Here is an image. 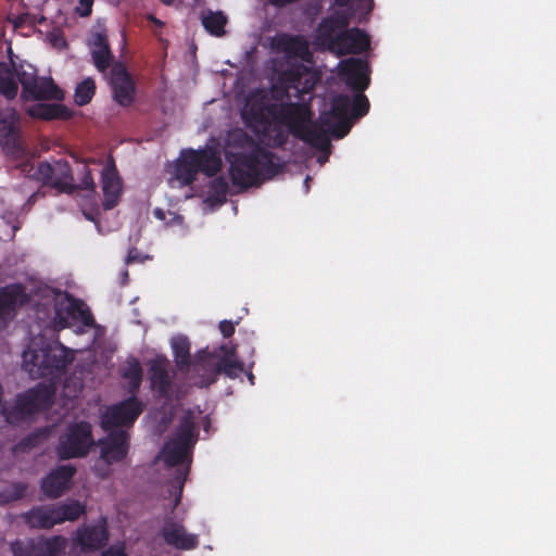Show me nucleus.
<instances>
[{
  "label": "nucleus",
  "mask_w": 556,
  "mask_h": 556,
  "mask_svg": "<svg viewBox=\"0 0 556 556\" xmlns=\"http://www.w3.org/2000/svg\"><path fill=\"white\" fill-rule=\"evenodd\" d=\"M55 390L51 384L38 383L16 396L15 405L12 410L3 407L2 414L8 422L22 419L39 412H46L53 404Z\"/></svg>",
  "instance_id": "obj_8"
},
{
  "label": "nucleus",
  "mask_w": 556,
  "mask_h": 556,
  "mask_svg": "<svg viewBox=\"0 0 556 556\" xmlns=\"http://www.w3.org/2000/svg\"><path fill=\"white\" fill-rule=\"evenodd\" d=\"M275 154L260 146L251 152L233 153L229 157V175L235 186L249 188L255 185L260 177H271L278 173L279 165L275 163Z\"/></svg>",
  "instance_id": "obj_2"
},
{
  "label": "nucleus",
  "mask_w": 556,
  "mask_h": 556,
  "mask_svg": "<svg viewBox=\"0 0 556 556\" xmlns=\"http://www.w3.org/2000/svg\"><path fill=\"white\" fill-rule=\"evenodd\" d=\"M311 101L312 97L308 98L306 105L291 106L290 113H293V116L283 124V127L287 128L288 135L291 134L320 152L330 153V137L332 136L328 128L321 125L319 118L313 119L314 112Z\"/></svg>",
  "instance_id": "obj_4"
},
{
  "label": "nucleus",
  "mask_w": 556,
  "mask_h": 556,
  "mask_svg": "<svg viewBox=\"0 0 556 556\" xmlns=\"http://www.w3.org/2000/svg\"><path fill=\"white\" fill-rule=\"evenodd\" d=\"M101 556H127L125 546L123 544L119 545H111L108 549L103 551Z\"/></svg>",
  "instance_id": "obj_44"
},
{
  "label": "nucleus",
  "mask_w": 556,
  "mask_h": 556,
  "mask_svg": "<svg viewBox=\"0 0 556 556\" xmlns=\"http://www.w3.org/2000/svg\"><path fill=\"white\" fill-rule=\"evenodd\" d=\"M149 21H151L152 23H154L155 25L157 26H163V22L160 21L159 18H156L155 16L153 15H149L148 17Z\"/></svg>",
  "instance_id": "obj_48"
},
{
  "label": "nucleus",
  "mask_w": 556,
  "mask_h": 556,
  "mask_svg": "<svg viewBox=\"0 0 556 556\" xmlns=\"http://www.w3.org/2000/svg\"><path fill=\"white\" fill-rule=\"evenodd\" d=\"M169 362L164 356H156L149 363V380L151 388L159 397H167L172 388V377L168 372Z\"/></svg>",
  "instance_id": "obj_24"
},
{
  "label": "nucleus",
  "mask_w": 556,
  "mask_h": 556,
  "mask_svg": "<svg viewBox=\"0 0 556 556\" xmlns=\"http://www.w3.org/2000/svg\"><path fill=\"white\" fill-rule=\"evenodd\" d=\"M318 78L304 65L281 72L269 88H256L245 98L242 117L270 148L288 142L283 124L293 116L291 106L306 105L304 94L311 93Z\"/></svg>",
  "instance_id": "obj_1"
},
{
  "label": "nucleus",
  "mask_w": 556,
  "mask_h": 556,
  "mask_svg": "<svg viewBox=\"0 0 556 556\" xmlns=\"http://www.w3.org/2000/svg\"><path fill=\"white\" fill-rule=\"evenodd\" d=\"M165 5H172L176 0H160Z\"/></svg>",
  "instance_id": "obj_52"
},
{
  "label": "nucleus",
  "mask_w": 556,
  "mask_h": 556,
  "mask_svg": "<svg viewBox=\"0 0 556 556\" xmlns=\"http://www.w3.org/2000/svg\"><path fill=\"white\" fill-rule=\"evenodd\" d=\"M28 113L33 117L45 121H67L73 116L72 111L66 105L61 103H39L31 106L28 110Z\"/></svg>",
  "instance_id": "obj_30"
},
{
  "label": "nucleus",
  "mask_w": 556,
  "mask_h": 556,
  "mask_svg": "<svg viewBox=\"0 0 556 556\" xmlns=\"http://www.w3.org/2000/svg\"><path fill=\"white\" fill-rule=\"evenodd\" d=\"M94 92V80L90 77L85 78L75 88L74 101L77 105L84 106L92 100Z\"/></svg>",
  "instance_id": "obj_36"
},
{
  "label": "nucleus",
  "mask_w": 556,
  "mask_h": 556,
  "mask_svg": "<svg viewBox=\"0 0 556 556\" xmlns=\"http://www.w3.org/2000/svg\"><path fill=\"white\" fill-rule=\"evenodd\" d=\"M161 535L164 542L179 551H191L199 546V535L189 533L182 520L166 517L161 528Z\"/></svg>",
  "instance_id": "obj_17"
},
{
  "label": "nucleus",
  "mask_w": 556,
  "mask_h": 556,
  "mask_svg": "<svg viewBox=\"0 0 556 556\" xmlns=\"http://www.w3.org/2000/svg\"><path fill=\"white\" fill-rule=\"evenodd\" d=\"M110 86L113 100L121 106L127 108L132 104L136 96L135 81L126 66L116 62L110 72Z\"/></svg>",
  "instance_id": "obj_15"
},
{
  "label": "nucleus",
  "mask_w": 556,
  "mask_h": 556,
  "mask_svg": "<svg viewBox=\"0 0 556 556\" xmlns=\"http://www.w3.org/2000/svg\"><path fill=\"white\" fill-rule=\"evenodd\" d=\"M129 433L124 429L109 430L105 438L100 439V458L108 465L124 460L129 451Z\"/></svg>",
  "instance_id": "obj_18"
},
{
  "label": "nucleus",
  "mask_w": 556,
  "mask_h": 556,
  "mask_svg": "<svg viewBox=\"0 0 556 556\" xmlns=\"http://www.w3.org/2000/svg\"><path fill=\"white\" fill-rule=\"evenodd\" d=\"M223 166L220 153L214 146L204 148L185 149L175 164V177L184 186H190L197 179L198 173L207 177L215 176Z\"/></svg>",
  "instance_id": "obj_6"
},
{
  "label": "nucleus",
  "mask_w": 556,
  "mask_h": 556,
  "mask_svg": "<svg viewBox=\"0 0 556 556\" xmlns=\"http://www.w3.org/2000/svg\"><path fill=\"white\" fill-rule=\"evenodd\" d=\"M25 521L31 528L51 529L59 525L54 505H42L31 508L25 514Z\"/></svg>",
  "instance_id": "obj_29"
},
{
  "label": "nucleus",
  "mask_w": 556,
  "mask_h": 556,
  "mask_svg": "<svg viewBox=\"0 0 556 556\" xmlns=\"http://www.w3.org/2000/svg\"><path fill=\"white\" fill-rule=\"evenodd\" d=\"M340 73L355 92H364L369 86V65L366 60L350 58L341 61Z\"/></svg>",
  "instance_id": "obj_21"
},
{
  "label": "nucleus",
  "mask_w": 556,
  "mask_h": 556,
  "mask_svg": "<svg viewBox=\"0 0 556 556\" xmlns=\"http://www.w3.org/2000/svg\"><path fill=\"white\" fill-rule=\"evenodd\" d=\"M101 185L104 195L103 208L112 210L118 204L122 195V179L113 160L101 172Z\"/></svg>",
  "instance_id": "obj_22"
},
{
  "label": "nucleus",
  "mask_w": 556,
  "mask_h": 556,
  "mask_svg": "<svg viewBox=\"0 0 556 556\" xmlns=\"http://www.w3.org/2000/svg\"><path fill=\"white\" fill-rule=\"evenodd\" d=\"M212 188L218 192V193H222V194H225L226 191H227V182L225 181L224 178L222 177H218L216 178L213 184H212Z\"/></svg>",
  "instance_id": "obj_45"
},
{
  "label": "nucleus",
  "mask_w": 556,
  "mask_h": 556,
  "mask_svg": "<svg viewBox=\"0 0 556 556\" xmlns=\"http://www.w3.org/2000/svg\"><path fill=\"white\" fill-rule=\"evenodd\" d=\"M123 378L129 382V391L135 394L142 382V368L137 359H134L122 374Z\"/></svg>",
  "instance_id": "obj_38"
},
{
  "label": "nucleus",
  "mask_w": 556,
  "mask_h": 556,
  "mask_svg": "<svg viewBox=\"0 0 556 556\" xmlns=\"http://www.w3.org/2000/svg\"><path fill=\"white\" fill-rule=\"evenodd\" d=\"M154 216L160 218V219H164V217H165L164 212L161 208H156L154 211Z\"/></svg>",
  "instance_id": "obj_49"
},
{
  "label": "nucleus",
  "mask_w": 556,
  "mask_h": 556,
  "mask_svg": "<svg viewBox=\"0 0 556 556\" xmlns=\"http://www.w3.org/2000/svg\"><path fill=\"white\" fill-rule=\"evenodd\" d=\"M170 345L176 367L180 372H188L190 368H193V365L200 361L197 359L194 363H191V346L190 341L186 336L180 334L174 337L170 341Z\"/></svg>",
  "instance_id": "obj_31"
},
{
  "label": "nucleus",
  "mask_w": 556,
  "mask_h": 556,
  "mask_svg": "<svg viewBox=\"0 0 556 556\" xmlns=\"http://www.w3.org/2000/svg\"><path fill=\"white\" fill-rule=\"evenodd\" d=\"M63 91L54 84L52 78H37L24 98L27 100H62Z\"/></svg>",
  "instance_id": "obj_28"
},
{
  "label": "nucleus",
  "mask_w": 556,
  "mask_h": 556,
  "mask_svg": "<svg viewBox=\"0 0 556 556\" xmlns=\"http://www.w3.org/2000/svg\"><path fill=\"white\" fill-rule=\"evenodd\" d=\"M28 490L26 482H12L0 491V503L9 504L23 498Z\"/></svg>",
  "instance_id": "obj_37"
},
{
  "label": "nucleus",
  "mask_w": 556,
  "mask_h": 556,
  "mask_svg": "<svg viewBox=\"0 0 556 556\" xmlns=\"http://www.w3.org/2000/svg\"><path fill=\"white\" fill-rule=\"evenodd\" d=\"M108 540L109 532L105 521L102 525L87 526L77 531V543L84 552L101 549L106 545Z\"/></svg>",
  "instance_id": "obj_26"
},
{
  "label": "nucleus",
  "mask_w": 556,
  "mask_h": 556,
  "mask_svg": "<svg viewBox=\"0 0 556 556\" xmlns=\"http://www.w3.org/2000/svg\"><path fill=\"white\" fill-rule=\"evenodd\" d=\"M30 301L22 283L0 288V330L5 329L15 317L16 309Z\"/></svg>",
  "instance_id": "obj_16"
},
{
  "label": "nucleus",
  "mask_w": 556,
  "mask_h": 556,
  "mask_svg": "<svg viewBox=\"0 0 556 556\" xmlns=\"http://www.w3.org/2000/svg\"><path fill=\"white\" fill-rule=\"evenodd\" d=\"M56 511V520L60 523L64 521H75L83 514H85V506L78 501H72L70 503H61L54 505Z\"/></svg>",
  "instance_id": "obj_35"
},
{
  "label": "nucleus",
  "mask_w": 556,
  "mask_h": 556,
  "mask_svg": "<svg viewBox=\"0 0 556 556\" xmlns=\"http://www.w3.org/2000/svg\"><path fill=\"white\" fill-rule=\"evenodd\" d=\"M369 101L364 92H356L351 104V116L353 118H361L369 111Z\"/></svg>",
  "instance_id": "obj_40"
},
{
  "label": "nucleus",
  "mask_w": 556,
  "mask_h": 556,
  "mask_svg": "<svg viewBox=\"0 0 556 556\" xmlns=\"http://www.w3.org/2000/svg\"><path fill=\"white\" fill-rule=\"evenodd\" d=\"M222 350L225 352V355L215 364L206 361H199L193 365L195 370H204L202 379L198 382L199 386L205 387L213 383L218 374H224L227 377L235 379L244 370L243 363L233 358V348L228 349L226 345H223Z\"/></svg>",
  "instance_id": "obj_13"
},
{
  "label": "nucleus",
  "mask_w": 556,
  "mask_h": 556,
  "mask_svg": "<svg viewBox=\"0 0 556 556\" xmlns=\"http://www.w3.org/2000/svg\"><path fill=\"white\" fill-rule=\"evenodd\" d=\"M8 63L11 64L13 77L16 80L17 85H22V91L24 97L25 93L28 90H30V87H34V84L38 78L37 70L30 64H16L12 59Z\"/></svg>",
  "instance_id": "obj_33"
},
{
  "label": "nucleus",
  "mask_w": 556,
  "mask_h": 556,
  "mask_svg": "<svg viewBox=\"0 0 556 556\" xmlns=\"http://www.w3.org/2000/svg\"><path fill=\"white\" fill-rule=\"evenodd\" d=\"M0 96L12 101L17 97V83L13 77L11 64L0 60Z\"/></svg>",
  "instance_id": "obj_34"
},
{
  "label": "nucleus",
  "mask_w": 556,
  "mask_h": 556,
  "mask_svg": "<svg viewBox=\"0 0 556 556\" xmlns=\"http://www.w3.org/2000/svg\"><path fill=\"white\" fill-rule=\"evenodd\" d=\"M67 541L63 535L39 536L27 542L16 540L11 549L14 556H62Z\"/></svg>",
  "instance_id": "obj_14"
},
{
  "label": "nucleus",
  "mask_w": 556,
  "mask_h": 556,
  "mask_svg": "<svg viewBox=\"0 0 556 556\" xmlns=\"http://www.w3.org/2000/svg\"><path fill=\"white\" fill-rule=\"evenodd\" d=\"M143 412L142 402L132 394L119 403L109 406L101 416V426L105 431L118 427H130Z\"/></svg>",
  "instance_id": "obj_11"
},
{
  "label": "nucleus",
  "mask_w": 556,
  "mask_h": 556,
  "mask_svg": "<svg viewBox=\"0 0 556 556\" xmlns=\"http://www.w3.org/2000/svg\"><path fill=\"white\" fill-rule=\"evenodd\" d=\"M37 317L43 319L50 318V325L54 329H64L68 326V315L77 314L80 321L90 327L94 324V318L90 309L80 300L68 298V303L63 307L62 302H56L54 299L45 303H39L36 306Z\"/></svg>",
  "instance_id": "obj_9"
},
{
  "label": "nucleus",
  "mask_w": 556,
  "mask_h": 556,
  "mask_svg": "<svg viewBox=\"0 0 556 556\" xmlns=\"http://www.w3.org/2000/svg\"><path fill=\"white\" fill-rule=\"evenodd\" d=\"M326 45L338 55L358 54L369 49L370 39L364 30L353 27L350 30L341 31L338 37Z\"/></svg>",
  "instance_id": "obj_19"
},
{
  "label": "nucleus",
  "mask_w": 556,
  "mask_h": 556,
  "mask_svg": "<svg viewBox=\"0 0 556 556\" xmlns=\"http://www.w3.org/2000/svg\"><path fill=\"white\" fill-rule=\"evenodd\" d=\"M37 440V437L36 435H28L26 439H24L22 442H21V445H24V446H33L35 443V441Z\"/></svg>",
  "instance_id": "obj_46"
},
{
  "label": "nucleus",
  "mask_w": 556,
  "mask_h": 556,
  "mask_svg": "<svg viewBox=\"0 0 556 556\" xmlns=\"http://www.w3.org/2000/svg\"><path fill=\"white\" fill-rule=\"evenodd\" d=\"M88 45L91 49V56L96 68L101 73H105L114 59L105 31L93 33L89 38Z\"/></svg>",
  "instance_id": "obj_25"
},
{
  "label": "nucleus",
  "mask_w": 556,
  "mask_h": 556,
  "mask_svg": "<svg viewBox=\"0 0 556 556\" xmlns=\"http://www.w3.org/2000/svg\"><path fill=\"white\" fill-rule=\"evenodd\" d=\"M94 0H79L78 5L75 8V12L80 17H88L92 13V5Z\"/></svg>",
  "instance_id": "obj_42"
},
{
  "label": "nucleus",
  "mask_w": 556,
  "mask_h": 556,
  "mask_svg": "<svg viewBox=\"0 0 556 556\" xmlns=\"http://www.w3.org/2000/svg\"><path fill=\"white\" fill-rule=\"evenodd\" d=\"M93 444L90 424L79 421L68 426L66 432L60 437L56 454L63 460L85 457Z\"/></svg>",
  "instance_id": "obj_10"
},
{
  "label": "nucleus",
  "mask_w": 556,
  "mask_h": 556,
  "mask_svg": "<svg viewBox=\"0 0 556 556\" xmlns=\"http://www.w3.org/2000/svg\"><path fill=\"white\" fill-rule=\"evenodd\" d=\"M350 18L351 13L348 12H337L333 15L324 18L318 26L320 40L326 45L338 37L341 31L349 30L348 26L350 25Z\"/></svg>",
  "instance_id": "obj_27"
},
{
  "label": "nucleus",
  "mask_w": 556,
  "mask_h": 556,
  "mask_svg": "<svg viewBox=\"0 0 556 556\" xmlns=\"http://www.w3.org/2000/svg\"><path fill=\"white\" fill-rule=\"evenodd\" d=\"M74 357L72 350L59 341H54L41 348L28 346L23 353V363L25 370L30 376L34 378H46L63 374L67 366L72 364Z\"/></svg>",
  "instance_id": "obj_3"
},
{
  "label": "nucleus",
  "mask_w": 556,
  "mask_h": 556,
  "mask_svg": "<svg viewBox=\"0 0 556 556\" xmlns=\"http://www.w3.org/2000/svg\"><path fill=\"white\" fill-rule=\"evenodd\" d=\"M283 50L289 54H294L301 58L309 55L307 42L300 36L288 37L283 41Z\"/></svg>",
  "instance_id": "obj_39"
},
{
  "label": "nucleus",
  "mask_w": 556,
  "mask_h": 556,
  "mask_svg": "<svg viewBox=\"0 0 556 556\" xmlns=\"http://www.w3.org/2000/svg\"><path fill=\"white\" fill-rule=\"evenodd\" d=\"M76 187H77V189H81V190H88V191L96 190V184H94L91 170L88 167L87 163L83 166V178L80 179V182L78 185H76Z\"/></svg>",
  "instance_id": "obj_41"
},
{
  "label": "nucleus",
  "mask_w": 556,
  "mask_h": 556,
  "mask_svg": "<svg viewBox=\"0 0 556 556\" xmlns=\"http://www.w3.org/2000/svg\"><path fill=\"white\" fill-rule=\"evenodd\" d=\"M334 1L340 7H346V5H349L351 0H334Z\"/></svg>",
  "instance_id": "obj_50"
},
{
  "label": "nucleus",
  "mask_w": 556,
  "mask_h": 556,
  "mask_svg": "<svg viewBox=\"0 0 556 556\" xmlns=\"http://www.w3.org/2000/svg\"><path fill=\"white\" fill-rule=\"evenodd\" d=\"M219 330L225 338H230L235 333V323L224 319L219 323Z\"/></svg>",
  "instance_id": "obj_43"
},
{
  "label": "nucleus",
  "mask_w": 556,
  "mask_h": 556,
  "mask_svg": "<svg viewBox=\"0 0 556 556\" xmlns=\"http://www.w3.org/2000/svg\"><path fill=\"white\" fill-rule=\"evenodd\" d=\"M198 432L193 417L190 414L185 415L178 424L173 439L167 442L163 448L164 463L168 467L185 465L184 469L177 470L176 479L182 485L189 473L191 464V453L197 442Z\"/></svg>",
  "instance_id": "obj_5"
},
{
  "label": "nucleus",
  "mask_w": 556,
  "mask_h": 556,
  "mask_svg": "<svg viewBox=\"0 0 556 556\" xmlns=\"http://www.w3.org/2000/svg\"><path fill=\"white\" fill-rule=\"evenodd\" d=\"M328 154H329V153H326V156H325V157H319V159H318L319 163H324V162H326V161L328 160Z\"/></svg>",
  "instance_id": "obj_53"
},
{
  "label": "nucleus",
  "mask_w": 556,
  "mask_h": 556,
  "mask_svg": "<svg viewBox=\"0 0 556 556\" xmlns=\"http://www.w3.org/2000/svg\"><path fill=\"white\" fill-rule=\"evenodd\" d=\"M254 378H255V377H254V375H253L251 371H250V372H248V379H249V381L251 382V384H254Z\"/></svg>",
  "instance_id": "obj_51"
},
{
  "label": "nucleus",
  "mask_w": 556,
  "mask_h": 556,
  "mask_svg": "<svg viewBox=\"0 0 556 556\" xmlns=\"http://www.w3.org/2000/svg\"><path fill=\"white\" fill-rule=\"evenodd\" d=\"M201 23L210 35L223 37L226 34L225 26L228 23V18L222 11L206 10L201 13Z\"/></svg>",
  "instance_id": "obj_32"
},
{
  "label": "nucleus",
  "mask_w": 556,
  "mask_h": 556,
  "mask_svg": "<svg viewBox=\"0 0 556 556\" xmlns=\"http://www.w3.org/2000/svg\"><path fill=\"white\" fill-rule=\"evenodd\" d=\"M76 473L73 465H60L51 470L40 483V489L47 498H58L71 488V482Z\"/></svg>",
  "instance_id": "obj_20"
},
{
  "label": "nucleus",
  "mask_w": 556,
  "mask_h": 556,
  "mask_svg": "<svg viewBox=\"0 0 556 556\" xmlns=\"http://www.w3.org/2000/svg\"><path fill=\"white\" fill-rule=\"evenodd\" d=\"M20 172L27 178L35 179L49 186L59 192L72 194L77 190L73 184V174L66 161L40 162L35 166L30 160H25L17 165Z\"/></svg>",
  "instance_id": "obj_7"
},
{
  "label": "nucleus",
  "mask_w": 556,
  "mask_h": 556,
  "mask_svg": "<svg viewBox=\"0 0 556 556\" xmlns=\"http://www.w3.org/2000/svg\"><path fill=\"white\" fill-rule=\"evenodd\" d=\"M352 100L346 94H339L331 101L329 111H324L319 115V122L326 126L334 139H342L351 130L349 113H351Z\"/></svg>",
  "instance_id": "obj_12"
},
{
  "label": "nucleus",
  "mask_w": 556,
  "mask_h": 556,
  "mask_svg": "<svg viewBox=\"0 0 556 556\" xmlns=\"http://www.w3.org/2000/svg\"><path fill=\"white\" fill-rule=\"evenodd\" d=\"M0 143L5 153L13 159L22 160L27 155L18 128L14 122L7 118L0 119Z\"/></svg>",
  "instance_id": "obj_23"
},
{
  "label": "nucleus",
  "mask_w": 556,
  "mask_h": 556,
  "mask_svg": "<svg viewBox=\"0 0 556 556\" xmlns=\"http://www.w3.org/2000/svg\"><path fill=\"white\" fill-rule=\"evenodd\" d=\"M136 252V249H132L128 252V255H127V263H132L136 261V255L134 254Z\"/></svg>",
  "instance_id": "obj_47"
}]
</instances>
